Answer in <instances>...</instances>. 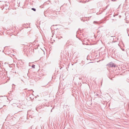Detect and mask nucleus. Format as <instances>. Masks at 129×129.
<instances>
[{
  "instance_id": "nucleus-1",
  "label": "nucleus",
  "mask_w": 129,
  "mask_h": 129,
  "mask_svg": "<svg viewBox=\"0 0 129 129\" xmlns=\"http://www.w3.org/2000/svg\"><path fill=\"white\" fill-rule=\"evenodd\" d=\"M109 67H115L116 66V65L113 63L112 62H111L109 63Z\"/></svg>"
},
{
  "instance_id": "nucleus-2",
  "label": "nucleus",
  "mask_w": 129,
  "mask_h": 129,
  "mask_svg": "<svg viewBox=\"0 0 129 129\" xmlns=\"http://www.w3.org/2000/svg\"><path fill=\"white\" fill-rule=\"evenodd\" d=\"M31 10H33L34 11H36V9L35 8H31Z\"/></svg>"
},
{
  "instance_id": "nucleus-3",
  "label": "nucleus",
  "mask_w": 129,
  "mask_h": 129,
  "mask_svg": "<svg viewBox=\"0 0 129 129\" xmlns=\"http://www.w3.org/2000/svg\"><path fill=\"white\" fill-rule=\"evenodd\" d=\"M35 65H34V64H33L32 66V68H35Z\"/></svg>"
},
{
  "instance_id": "nucleus-4",
  "label": "nucleus",
  "mask_w": 129,
  "mask_h": 129,
  "mask_svg": "<svg viewBox=\"0 0 129 129\" xmlns=\"http://www.w3.org/2000/svg\"><path fill=\"white\" fill-rule=\"evenodd\" d=\"M53 27V26H51V27Z\"/></svg>"
},
{
  "instance_id": "nucleus-5",
  "label": "nucleus",
  "mask_w": 129,
  "mask_h": 129,
  "mask_svg": "<svg viewBox=\"0 0 129 129\" xmlns=\"http://www.w3.org/2000/svg\"><path fill=\"white\" fill-rule=\"evenodd\" d=\"M52 111V110H51V112Z\"/></svg>"
}]
</instances>
